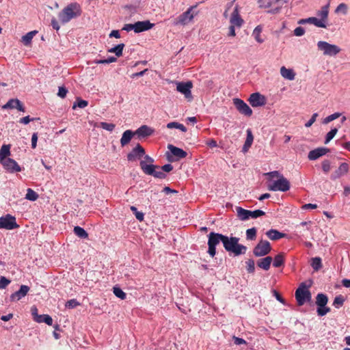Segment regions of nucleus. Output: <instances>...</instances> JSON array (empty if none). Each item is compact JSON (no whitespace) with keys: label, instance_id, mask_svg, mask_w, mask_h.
<instances>
[{"label":"nucleus","instance_id":"obj_1","mask_svg":"<svg viewBox=\"0 0 350 350\" xmlns=\"http://www.w3.org/2000/svg\"><path fill=\"white\" fill-rule=\"evenodd\" d=\"M82 14V8L79 3L73 2L65 6L58 14V18L62 24H66L72 19L80 17Z\"/></svg>","mask_w":350,"mask_h":350},{"label":"nucleus","instance_id":"obj_2","mask_svg":"<svg viewBox=\"0 0 350 350\" xmlns=\"http://www.w3.org/2000/svg\"><path fill=\"white\" fill-rule=\"evenodd\" d=\"M310 286V285L302 282L295 291V296L298 306H301L306 302L312 301V294L308 290Z\"/></svg>","mask_w":350,"mask_h":350},{"label":"nucleus","instance_id":"obj_3","mask_svg":"<svg viewBox=\"0 0 350 350\" xmlns=\"http://www.w3.org/2000/svg\"><path fill=\"white\" fill-rule=\"evenodd\" d=\"M328 297L324 293H318L316 297L317 313L319 317H323L330 312V308L327 306Z\"/></svg>","mask_w":350,"mask_h":350},{"label":"nucleus","instance_id":"obj_4","mask_svg":"<svg viewBox=\"0 0 350 350\" xmlns=\"http://www.w3.org/2000/svg\"><path fill=\"white\" fill-rule=\"evenodd\" d=\"M317 48L325 56H336L341 51V49L338 46L325 41H319Z\"/></svg>","mask_w":350,"mask_h":350},{"label":"nucleus","instance_id":"obj_5","mask_svg":"<svg viewBox=\"0 0 350 350\" xmlns=\"http://www.w3.org/2000/svg\"><path fill=\"white\" fill-rule=\"evenodd\" d=\"M290 187V182L284 176H280V178L273 181L271 185H268V189L274 191H280L285 192L288 191Z\"/></svg>","mask_w":350,"mask_h":350},{"label":"nucleus","instance_id":"obj_6","mask_svg":"<svg viewBox=\"0 0 350 350\" xmlns=\"http://www.w3.org/2000/svg\"><path fill=\"white\" fill-rule=\"evenodd\" d=\"M224 247L228 252L234 254V256L245 254L247 251V247L239 244V242H222Z\"/></svg>","mask_w":350,"mask_h":350},{"label":"nucleus","instance_id":"obj_7","mask_svg":"<svg viewBox=\"0 0 350 350\" xmlns=\"http://www.w3.org/2000/svg\"><path fill=\"white\" fill-rule=\"evenodd\" d=\"M193 88L191 81L178 82L176 84V90L183 94L188 101L193 100L191 90Z\"/></svg>","mask_w":350,"mask_h":350},{"label":"nucleus","instance_id":"obj_8","mask_svg":"<svg viewBox=\"0 0 350 350\" xmlns=\"http://www.w3.org/2000/svg\"><path fill=\"white\" fill-rule=\"evenodd\" d=\"M31 312L34 321L37 323H44L48 325H53V319L49 314H38V308L36 306L31 308Z\"/></svg>","mask_w":350,"mask_h":350},{"label":"nucleus","instance_id":"obj_9","mask_svg":"<svg viewBox=\"0 0 350 350\" xmlns=\"http://www.w3.org/2000/svg\"><path fill=\"white\" fill-rule=\"evenodd\" d=\"M271 250L270 242H258L253 249V254L256 257H261L268 254Z\"/></svg>","mask_w":350,"mask_h":350},{"label":"nucleus","instance_id":"obj_10","mask_svg":"<svg viewBox=\"0 0 350 350\" xmlns=\"http://www.w3.org/2000/svg\"><path fill=\"white\" fill-rule=\"evenodd\" d=\"M233 104L234 105L237 111L246 116H251L252 114V110L249 105L240 98H234Z\"/></svg>","mask_w":350,"mask_h":350},{"label":"nucleus","instance_id":"obj_11","mask_svg":"<svg viewBox=\"0 0 350 350\" xmlns=\"http://www.w3.org/2000/svg\"><path fill=\"white\" fill-rule=\"evenodd\" d=\"M18 227L16 222V218L9 214L0 217V228L12 230Z\"/></svg>","mask_w":350,"mask_h":350},{"label":"nucleus","instance_id":"obj_12","mask_svg":"<svg viewBox=\"0 0 350 350\" xmlns=\"http://www.w3.org/2000/svg\"><path fill=\"white\" fill-rule=\"evenodd\" d=\"M282 1V0H258L261 8H269L277 5L271 10V12L272 13H278L280 11L283 4Z\"/></svg>","mask_w":350,"mask_h":350},{"label":"nucleus","instance_id":"obj_13","mask_svg":"<svg viewBox=\"0 0 350 350\" xmlns=\"http://www.w3.org/2000/svg\"><path fill=\"white\" fill-rule=\"evenodd\" d=\"M193 7L189 8L186 12L180 14L174 21L175 25H186L189 23L193 18V14L191 13Z\"/></svg>","mask_w":350,"mask_h":350},{"label":"nucleus","instance_id":"obj_14","mask_svg":"<svg viewBox=\"0 0 350 350\" xmlns=\"http://www.w3.org/2000/svg\"><path fill=\"white\" fill-rule=\"evenodd\" d=\"M248 101L253 107H261L266 103L265 97L258 92L252 94Z\"/></svg>","mask_w":350,"mask_h":350},{"label":"nucleus","instance_id":"obj_15","mask_svg":"<svg viewBox=\"0 0 350 350\" xmlns=\"http://www.w3.org/2000/svg\"><path fill=\"white\" fill-rule=\"evenodd\" d=\"M144 154V148L139 144H137V146L127 154V159L130 161H133L137 159H140Z\"/></svg>","mask_w":350,"mask_h":350},{"label":"nucleus","instance_id":"obj_16","mask_svg":"<svg viewBox=\"0 0 350 350\" xmlns=\"http://www.w3.org/2000/svg\"><path fill=\"white\" fill-rule=\"evenodd\" d=\"M1 163L6 170L11 173L18 172L21 171V167L19 166L17 162L12 159L8 158Z\"/></svg>","mask_w":350,"mask_h":350},{"label":"nucleus","instance_id":"obj_17","mask_svg":"<svg viewBox=\"0 0 350 350\" xmlns=\"http://www.w3.org/2000/svg\"><path fill=\"white\" fill-rule=\"evenodd\" d=\"M29 291V287L27 285H21L20 286V288L18 291L14 292L12 293L10 297V299L11 301H18L25 296L27 295V293Z\"/></svg>","mask_w":350,"mask_h":350},{"label":"nucleus","instance_id":"obj_18","mask_svg":"<svg viewBox=\"0 0 350 350\" xmlns=\"http://www.w3.org/2000/svg\"><path fill=\"white\" fill-rule=\"evenodd\" d=\"M3 109H16L23 112L25 111L23 103L18 98L10 99L8 103L3 106Z\"/></svg>","mask_w":350,"mask_h":350},{"label":"nucleus","instance_id":"obj_19","mask_svg":"<svg viewBox=\"0 0 350 350\" xmlns=\"http://www.w3.org/2000/svg\"><path fill=\"white\" fill-rule=\"evenodd\" d=\"M266 234L269 239L275 241L280 239H292L288 234L280 232L277 230L271 229L266 232Z\"/></svg>","mask_w":350,"mask_h":350},{"label":"nucleus","instance_id":"obj_20","mask_svg":"<svg viewBox=\"0 0 350 350\" xmlns=\"http://www.w3.org/2000/svg\"><path fill=\"white\" fill-rule=\"evenodd\" d=\"M154 25L149 21H138L134 23L135 32L140 33L150 29Z\"/></svg>","mask_w":350,"mask_h":350},{"label":"nucleus","instance_id":"obj_21","mask_svg":"<svg viewBox=\"0 0 350 350\" xmlns=\"http://www.w3.org/2000/svg\"><path fill=\"white\" fill-rule=\"evenodd\" d=\"M329 150L327 148H318L309 152L308 157L310 160L313 161L326 154Z\"/></svg>","mask_w":350,"mask_h":350},{"label":"nucleus","instance_id":"obj_22","mask_svg":"<svg viewBox=\"0 0 350 350\" xmlns=\"http://www.w3.org/2000/svg\"><path fill=\"white\" fill-rule=\"evenodd\" d=\"M139 165L144 174L150 176H153L156 169H160V166L154 165L152 164H148L145 161H141Z\"/></svg>","mask_w":350,"mask_h":350},{"label":"nucleus","instance_id":"obj_23","mask_svg":"<svg viewBox=\"0 0 350 350\" xmlns=\"http://www.w3.org/2000/svg\"><path fill=\"white\" fill-rule=\"evenodd\" d=\"M349 171V165L346 163H342L340 165L338 168L332 174L331 179L336 180L342 176L346 174Z\"/></svg>","mask_w":350,"mask_h":350},{"label":"nucleus","instance_id":"obj_24","mask_svg":"<svg viewBox=\"0 0 350 350\" xmlns=\"http://www.w3.org/2000/svg\"><path fill=\"white\" fill-rule=\"evenodd\" d=\"M208 241H239L240 238L237 237H230L228 238L226 236H224L221 234L211 232L208 235Z\"/></svg>","mask_w":350,"mask_h":350},{"label":"nucleus","instance_id":"obj_25","mask_svg":"<svg viewBox=\"0 0 350 350\" xmlns=\"http://www.w3.org/2000/svg\"><path fill=\"white\" fill-rule=\"evenodd\" d=\"M306 23L313 24L317 27L326 28L327 25L321 23L319 18L316 17H309L308 18H302L298 21V24L304 25Z\"/></svg>","mask_w":350,"mask_h":350},{"label":"nucleus","instance_id":"obj_26","mask_svg":"<svg viewBox=\"0 0 350 350\" xmlns=\"http://www.w3.org/2000/svg\"><path fill=\"white\" fill-rule=\"evenodd\" d=\"M273 261V258L271 256H266L262 258H260L257 260V266L265 271H267L270 269L271 264Z\"/></svg>","mask_w":350,"mask_h":350},{"label":"nucleus","instance_id":"obj_27","mask_svg":"<svg viewBox=\"0 0 350 350\" xmlns=\"http://www.w3.org/2000/svg\"><path fill=\"white\" fill-rule=\"evenodd\" d=\"M230 21L231 25L237 27H241L242 25L243 21L239 14V10L237 8H235L233 10Z\"/></svg>","mask_w":350,"mask_h":350},{"label":"nucleus","instance_id":"obj_28","mask_svg":"<svg viewBox=\"0 0 350 350\" xmlns=\"http://www.w3.org/2000/svg\"><path fill=\"white\" fill-rule=\"evenodd\" d=\"M168 149L178 159L185 158L187 155V153L185 150L172 144L168 145Z\"/></svg>","mask_w":350,"mask_h":350},{"label":"nucleus","instance_id":"obj_29","mask_svg":"<svg viewBox=\"0 0 350 350\" xmlns=\"http://www.w3.org/2000/svg\"><path fill=\"white\" fill-rule=\"evenodd\" d=\"M135 135L139 137H146L153 133V130L146 125H143L135 131Z\"/></svg>","mask_w":350,"mask_h":350},{"label":"nucleus","instance_id":"obj_30","mask_svg":"<svg viewBox=\"0 0 350 350\" xmlns=\"http://www.w3.org/2000/svg\"><path fill=\"white\" fill-rule=\"evenodd\" d=\"M329 14V4L323 6L317 12V16L320 17L319 19L321 23L327 25V18Z\"/></svg>","mask_w":350,"mask_h":350},{"label":"nucleus","instance_id":"obj_31","mask_svg":"<svg viewBox=\"0 0 350 350\" xmlns=\"http://www.w3.org/2000/svg\"><path fill=\"white\" fill-rule=\"evenodd\" d=\"M135 135V131H132L131 130H126L125 131L123 134H122V136L120 139V144H121V146H126V144H128L132 137Z\"/></svg>","mask_w":350,"mask_h":350},{"label":"nucleus","instance_id":"obj_32","mask_svg":"<svg viewBox=\"0 0 350 350\" xmlns=\"http://www.w3.org/2000/svg\"><path fill=\"white\" fill-rule=\"evenodd\" d=\"M280 74L284 79L288 80H294L295 77V73L292 69L286 68L285 66H282L280 68Z\"/></svg>","mask_w":350,"mask_h":350},{"label":"nucleus","instance_id":"obj_33","mask_svg":"<svg viewBox=\"0 0 350 350\" xmlns=\"http://www.w3.org/2000/svg\"><path fill=\"white\" fill-rule=\"evenodd\" d=\"M236 211L238 217L242 221H245L250 218V211L249 210L237 206L236 207Z\"/></svg>","mask_w":350,"mask_h":350},{"label":"nucleus","instance_id":"obj_34","mask_svg":"<svg viewBox=\"0 0 350 350\" xmlns=\"http://www.w3.org/2000/svg\"><path fill=\"white\" fill-rule=\"evenodd\" d=\"M38 33V31L33 30L28 32L21 38V42L25 46H29L33 38Z\"/></svg>","mask_w":350,"mask_h":350},{"label":"nucleus","instance_id":"obj_35","mask_svg":"<svg viewBox=\"0 0 350 350\" xmlns=\"http://www.w3.org/2000/svg\"><path fill=\"white\" fill-rule=\"evenodd\" d=\"M10 154V145H3L0 150V163L5 161Z\"/></svg>","mask_w":350,"mask_h":350},{"label":"nucleus","instance_id":"obj_36","mask_svg":"<svg viewBox=\"0 0 350 350\" xmlns=\"http://www.w3.org/2000/svg\"><path fill=\"white\" fill-rule=\"evenodd\" d=\"M254 140V137L250 129L247 130V138L243 145V151H247L252 146Z\"/></svg>","mask_w":350,"mask_h":350},{"label":"nucleus","instance_id":"obj_37","mask_svg":"<svg viewBox=\"0 0 350 350\" xmlns=\"http://www.w3.org/2000/svg\"><path fill=\"white\" fill-rule=\"evenodd\" d=\"M73 232L75 234L81 239H85L88 238V232L80 226H75L74 228Z\"/></svg>","mask_w":350,"mask_h":350},{"label":"nucleus","instance_id":"obj_38","mask_svg":"<svg viewBox=\"0 0 350 350\" xmlns=\"http://www.w3.org/2000/svg\"><path fill=\"white\" fill-rule=\"evenodd\" d=\"M284 264V255L281 253L277 254L273 259V265L275 267H280Z\"/></svg>","mask_w":350,"mask_h":350},{"label":"nucleus","instance_id":"obj_39","mask_svg":"<svg viewBox=\"0 0 350 350\" xmlns=\"http://www.w3.org/2000/svg\"><path fill=\"white\" fill-rule=\"evenodd\" d=\"M310 265L314 271H319L323 266L321 258L320 257L312 258Z\"/></svg>","mask_w":350,"mask_h":350},{"label":"nucleus","instance_id":"obj_40","mask_svg":"<svg viewBox=\"0 0 350 350\" xmlns=\"http://www.w3.org/2000/svg\"><path fill=\"white\" fill-rule=\"evenodd\" d=\"M125 45L123 43L119 44L117 46L111 48L108 50V52L109 53H113L116 54L117 57H120L122 55V51L124 48Z\"/></svg>","mask_w":350,"mask_h":350},{"label":"nucleus","instance_id":"obj_41","mask_svg":"<svg viewBox=\"0 0 350 350\" xmlns=\"http://www.w3.org/2000/svg\"><path fill=\"white\" fill-rule=\"evenodd\" d=\"M167 129H174V128L178 129H180L183 132L187 131V128L183 124H180V123H178L176 122H169L167 124Z\"/></svg>","mask_w":350,"mask_h":350},{"label":"nucleus","instance_id":"obj_42","mask_svg":"<svg viewBox=\"0 0 350 350\" xmlns=\"http://www.w3.org/2000/svg\"><path fill=\"white\" fill-rule=\"evenodd\" d=\"M246 270L248 273H254L255 272V262L253 259L250 258L245 261Z\"/></svg>","mask_w":350,"mask_h":350},{"label":"nucleus","instance_id":"obj_43","mask_svg":"<svg viewBox=\"0 0 350 350\" xmlns=\"http://www.w3.org/2000/svg\"><path fill=\"white\" fill-rule=\"evenodd\" d=\"M208 248L207 252L211 257H214L216 254V246L220 242H207Z\"/></svg>","mask_w":350,"mask_h":350},{"label":"nucleus","instance_id":"obj_44","mask_svg":"<svg viewBox=\"0 0 350 350\" xmlns=\"http://www.w3.org/2000/svg\"><path fill=\"white\" fill-rule=\"evenodd\" d=\"M113 294L118 298L121 299H125L126 297V294L119 287L114 286L113 288Z\"/></svg>","mask_w":350,"mask_h":350},{"label":"nucleus","instance_id":"obj_45","mask_svg":"<svg viewBox=\"0 0 350 350\" xmlns=\"http://www.w3.org/2000/svg\"><path fill=\"white\" fill-rule=\"evenodd\" d=\"M25 198L31 201H35L38 198V194L33 189H28L27 190Z\"/></svg>","mask_w":350,"mask_h":350},{"label":"nucleus","instance_id":"obj_46","mask_svg":"<svg viewBox=\"0 0 350 350\" xmlns=\"http://www.w3.org/2000/svg\"><path fill=\"white\" fill-rule=\"evenodd\" d=\"M262 31V28L260 27V26H257L254 31H253V36H254L256 40L258 42V43H262L263 42V39L261 38L260 36V33Z\"/></svg>","mask_w":350,"mask_h":350},{"label":"nucleus","instance_id":"obj_47","mask_svg":"<svg viewBox=\"0 0 350 350\" xmlns=\"http://www.w3.org/2000/svg\"><path fill=\"white\" fill-rule=\"evenodd\" d=\"M88 105V102L87 100H82L81 98H77V100L76 102L73 104V106H72V109H75L76 107H79V108H85V107H87Z\"/></svg>","mask_w":350,"mask_h":350},{"label":"nucleus","instance_id":"obj_48","mask_svg":"<svg viewBox=\"0 0 350 350\" xmlns=\"http://www.w3.org/2000/svg\"><path fill=\"white\" fill-rule=\"evenodd\" d=\"M345 302V298L342 295H340L336 296L334 298V300L333 301V306H334L336 308H339L341 307Z\"/></svg>","mask_w":350,"mask_h":350},{"label":"nucleus","instance_id":"obj_49","mask_svg":"<svg viewBox=\"0 0 350 350\" xmlns=\"http://www.w3.org/2000/svg\"><path fill=\"white\" fill-rule=\"evenodd\" d=\"M256 237V229L252 228L246 230V238L247 240H254Z\"/></svg>","mask_w":350,"mask_h":350},{"label":"nucleus","instance_id":"obj_50","mask_svg":"<svg viewBox=\"0 0 350 350\" xmlns=\"http://www.w3.org/2000/svg\"><path fill=\"white\" fill-rule=\"evenodd\" d=\"M340 116H341V113H338V112L331 114V115L328 116L327 117H326L323 120V123L325 124H328L329 122L338 118Z\"/></svg>","mask_w":350,"mask_h":350},{"label":"nucleus","instance_id":"obj_51","mask_svg":"<svg viewBox=\"0 0 350 350\" xmlns=\"http://www.w3.org/2000/svg\"><path fill=\"white\" fill-rule=\"evenodd\" d=\"M337 132L338 129L336 128L331 129V131L328 132L326 135L325 144H327L330 140H332L334 137Z\"/></svg>","mask_w":350,"mask_h":350},{"label":"nucleus","instance_id":"obj_52","mask_svg":"<svg viewBox=\"0 0 350 350\" xmlns=\"http://www.w3.org/2000/svg\"><path fill=\"white\" fill-rule=\"evenodd\" d=\"M347 10H348L347 5L345 4V3H341L337 6V8L335 10V12H336V13L342 12L344 14H346L347 13Z\"/></svg>","mask_w":350,"mask_h":350},{"label":"nucleus","instance_id":"obj_53","mask_svg":"<svg viewBox=\"0 0 350 350\" xmlns=\"http://www.w3.org/2000/svg\"><path fill=\"white\" fill-rule=\"evenodd\" d=\"M100 126L102 129L109 131H112L115 128V124L104 122H100Z\"/></svg>","mask_w":350,"mask_h":350},{"label":"nucleus","instance_id":"obj_54","mask_svg":"<svg viewBox=\"0 0 350 350\" xmlns=\"http://www.w3.org/2000/svg\"><path fill=\"white\" fill-rule=\"evenodd\" d=\"M131 210L135 214V217L139 221H142L144 219V213H142V212L137 211V208L135 206H131Z\"/></svg>","mask_w":350,"mask_h":350},{"label":"nucleus","instance_id":"obj_55","mask_svg":"<svg viewBox=\"0 0 350 350\" xmlns=\"http://www.w3.org/2000/svg\"><path fill=\"white\" fill-rule=\"evenodd\" d=\"M10 282H11V281L9 279H8L7 278H5V276H1V278H0V289L5 288Z\"/></svg>","mask_w":350,"mask_h":350},{"label":"nucleus","instance_id":"obj_56","mask_svg":"<svg viewBox=\"0 0 350 350\" xmlns=\"http://www.w3.org/2000/svg\"><path fill=\"white\" fill-rule=\"evenodd\" d=\"M79 305V303L75 299H70L66 303V307L68 308H75Z\"/></svg>","mask_w":350,"mask_h":350},{"label":"nucleus","instance_id":"obj_57","mask_svg":"<svg viewBox=\"0 0 350 350\" xmlns=\"http://www.w3.org/2000/svg\"><path fill=\"white\" fill-rule=\"evenodd\" d=\"M265 215V213L261 210L250 211V217L252 218H257Z\"/></svg>","mask_w":350,"mask_h":350},{"label":"nucleus","instance_id":"obj_58","mask_svg":"<svg viewBox=\"0 0 350 350\" xmlns=\"http://www.w3.org/2000/svg\"><path fill=\"white\" fill-rule=\"evenodd\" d=\"M265 175L267 176H269L271 179L275 177L280 178V176H284L278 171H273V172H267Z\"/></svg>","mask_w":350,"mask_h":350},{"label":"nucleus","instance_id":"obj_59","mask_svg":"<svg viewBox=\"0 0 350 350\" xmlns=\"http://www.w3.org/2000/svg\"><path fill=\"white\" fill-rule=\"evenodd\" d=\"M272 293L275 299L280 303L285 304V299L280 295V293L275 289L272 290Z\"/></svg>","mask_w":350,"mask_h":350},{"label":"nucleus","instance_id":"obj_60","mask_svg":"<svg viewBox=\"0 0 350 350\" xmlns=\"http://www.w3.org/2000/svg\"><path fill=\"white\" fill-rule=\"evenodd\" d=\"M322 170L325 173L330 170V162L328 160H325L322 162Z\"/></svg>","mask_w":350,"mask_h":350},{"label":"nucleus","instance_id":"obj_61","mask_svg":"<svg viewBox=\"0 0 350 350\" xmlns=\"http://www.w3.org/2000/svg\"><path fill=\"white\" fill-rule=\"evenodd\" d=\"M293 33L296 36H301L305 33V29L302 27H297L294 29Z\"/></svg>","mask_w":350,"mask_h":350},{"label":"nucleus","instance_id":"obj_62","mask_svg":"<svg viewBox=\"0 0 350 350\" xmlns=\"http://www.w3.org/2000/svg\"><path fill=\"white\" fill-rule=\"evenodd\" d=\"M67 92H68V90L66 88L64 87H59V90H58V93H57V96H59L60 98H64L66 97V94H67Z\"/></svg>","mask_w":350,"mask_h":350},{"label":"nucleus","instance_id":"obj_63","mask_svg":"<svg viewBox=\"0 0 350 350\" xmlns=\"http://www.w3.org/2000/svg\"><path fill=\"white\" fill-rule=\"evenodd\" d=\"M318 116V113H314L311 118L305 124V126L306 127H310L312 124L316 121V119Z\"/></svg>","mask_w":350,"mask_h":350},{"label":"nucleus","instance_id":"obj_64","mask_svg":"<svg viewBox=\"0 0 350 350\" xmlns=\"http://www.w3.org/2000/svg\"><path fill=\"white\" fill-rule=\"evenodd\" d=\"M232 339L234 340V342L237 345H245L247 344V342L241 338L237 337L235 336H233Z\"/></svg>","mask_w":350,"mask_h":350}]
</instances>
